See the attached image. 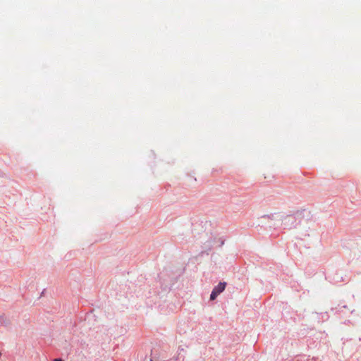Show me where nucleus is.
Returning <instances> with one entry per match:
<instances>
[{
  "instance_id": "1",
  "label": "nucleus",
  "mask_w": 361,
  "mask_h": 361,
  "mask_svg": "<svg viewBox=\"0 0 361 361\" xmlns=\"http://www.w3.org/2000/svg\"><path fill=\"white\" fill-rule=\"evenodd\" d=\"M226 283L225 282H220L213 289L217 293L220 294L223 292L226 288Z\"/></svg>"
},
{
  "instance_id": "3",
  "label": "nucleus",
  "mask_w": 361,
  "mask_h": 361,
  "mask_svg": "<svg viewBox=\"0 0 361 361\" xmlns=\"http://www.w3.org/2000/svg\"><path fill=\"white\" fill-rule=\"evenodd\" d=\"M53 361H63V360L60 358H56V359H54Z\"/></svg>"
},
{
  "instance_id": "2",
  "label": "nucleus",
  "mask_w": 361,
  "mask_h": 361,
  "mask_svg": "<svg viewBox=\"0 0 361 361\" xmlns=\"http://www.w3.org/2000/svg\"><path fill=\"white\" fill-rule=\"evenodd\" d=\"M218 295H219V293H217L216 291H214L213 290L212 293H211V295H210V299L212 300H214L217 297Z\"/></svg>"
},
{
  "instance_id": "4",
  "label": "nucleus",
  "mask_w": 361,
  "mask_h": 361,
  "mask_svg": "<svg viewBox=\"0 0 361 361\" xmlns=\"http://www.w3.org/2000/svg\"><path fill=\"white\" fill-rule=\"evenodd\" d=\"M1 356V353H0V357Z\"/></svg>"
}]
</instances>
